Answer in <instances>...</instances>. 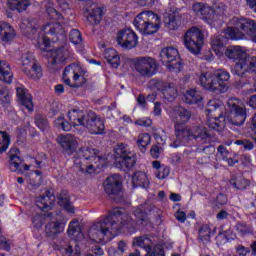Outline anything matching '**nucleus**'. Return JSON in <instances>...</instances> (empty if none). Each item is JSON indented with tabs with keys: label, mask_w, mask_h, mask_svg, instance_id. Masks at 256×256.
Masks as SVG:
<instances>
[{
	"label": "nucleus",
	"mask_w": 256,
	"mask_h": 256,
	"mask_svg": "<svg viewBox=\"0 0 256 256\" xmlns=\"http://www.w3.org/2000/svg\"><path fill=\"white\" fill-rule=\"evenodd\" d=\"M67 233H68L69 237H71L75 234L79 235V233H81V226L79 225V220H72L69 223Z\"/></svg>",
	"instance_id": "nucleus-49"
},
{
	"label": "nucleus",
	"mask_w": 256,
	"mask_h": 256,
	"mask_svg": "<svg viewBox=\"0 0 256 256\" xmlns=\"http://www.w3.org/2000/svg\"><path fill=\"white\" fill-rule=\"evenodd\" d=\"M61 23L62 22L48 23L43 26L42 30L44 33H48L49 35H62L63 37L65 36V29Z\"/></svg>",
	"instance_id": "nucleus-30"
},
{
	"label": "nucleus",
	"mask_w": 256,
	"mask_h": 256,
	"mask_svg": "<svg viewBox=\"0 0 256 256\" xmlns=\"http://www.w3.org/2000/svg\"><path fill=\"white\" fill-rule=\"evenodd\" d=\"M7 155L9 158L10 171H12V173L22 174L23 170L21 169V165L23 164V159H21V152L19 151V148H11Z\"/></svg>",
	"instance_id": "nucleus-21"
},
{
	"label": "nucleus",
	"mask_w": 256,
	"mask_h": 256,
	"mask_svg": "<svg viewBox=\"0 0 256 256\" xmlns=\"http://www.w3.org/2000/svg\"><path fill=\"white\" fill-rule=\"evenodd\" d=\"M114 159L117 169L129 171L135 167L137 163V154L131 151L129 145L120 143L114 149Z\"/></svg>",
	"instance_id": "nucleus-8"
},
{
	"label": "nucleus",
	"mask_w": 256,
	"mask_h": 256,
	"mask_svg": "<svg viewBox=\"0 0 256 256\" xmlns=\"http://www.w3.org/2000/svg\"><path fill=\"white\" fill-rule=\"evenodd\" d=\"M77 71H79V66L76 64H70L64 69L62 79L64 83L68 85V87H71V89H79V87H81V82L71 84V77L73 78V81H79V79H83V77H81Z\"/></svg>",
	"instance_id": "nucleus-19"
},
{
	"label": "nucleus",
	"mask_w": 256,
	"mask_h": 256,
	"mask_svg": "<svg viewBox=\"0 0 256 256\" xmlns=\"http://www.w3.org/2000/svg\"><path fill=\"white\" fill-rule=\"evenodd\" d=\"M0 248L4 249V251H10L11 246L9 245V241L5 236L0 234Z\"/></svg>",
	"instance_id": "nucleus-60"
},
{
	"label": "nucleus",
	"mask_w": 256,
	"mask_h": 256,
	"mask_svg": "<svg viewBox=\"0 0 256 256\" xmlns=\"http://www.w3.org/2000/svg\"><path fill=\"white\" fill-rule=\"evenodd\" d=\"M236 231L240 233V235H247V233H249V228L245 224L238 223L236 225Z\"/></svg>",
	"instance_id": "nucleus-61"
},
{
	"label": "nucleus",
	"mask_w": 256,
	"mask_h": 256,
	"mask_svg": "<svg viewBox=\"0 0 256 256\" xmlns=\"http://www.w3.org/2000/svg\"><path fill=\"white\" fill-rule=\"evenodd\" d=\"M198 239L202 241V243H207L211 239V228L209 225H202L198 232Z\"/></svg>",
	"instance_id": "nucleus-44"
},
{
	"label": "nucleus",
	"mask_w": 256,
	"mask_h": 256,
	"mask_svg": "<svg viewBox=\"0 0 256 256\" xmlns=\"http://www.w3.org/2000/svg\"><path fill=\"white\" fill-rule=\"evenodd\" d=\"M99 150L93 148H80L77 152V156H74L75 165H83L87 161H95Z\"/></svg>",
	"instance_id": "nucleus-22"
},
{
	"label": "nucleus",
	"mask_w": 256,
	"mask_h": 256,
	"mask_svg": "<svg viewBox=\"0 0 256 256\" xmlns=\"http://www.w3.org/2000/svg\"><path fill=\"white\" fill-rule=\"evenodd\" d=\"M58 205H60V207H63V209H65V211H67L68 213H75V207H73V204L71 203V199L69 198L67 192H62L58 196Z\"/></svg>",
	"instance_id": "nucleus-33"
},
{
	"label": "nucleus",
	"mask_w": 256,
	"mask_h": 256,
	"mask_svg": "<svg viewBox=\"0 0 256 256\" xmlns=\"http://www.w3.org/2000/svg\"><path fill=\"white\" fill-rule=\"evenodd\" d=\"M149 243H151V239H149L147 236L137 237L133 241L134 246L142 247V249H145V251H147V247H151Z\"/></svg>",
	"instance_id": "nucleus-47"
},
{
	"label": "nucleus",
	"mask_w": 256,
	"mask_h": 256,
	"mask_svg": "<svg viewBox=\"0 0 256 256\" xmlns=\"http://www.w3.org/2000/svg\"><path fill=\"white\" fill-rule=\"evenodd\" d=\"M225 56L232 61H239L241 59H247V52L241 46H228L225 50Z\"/></svg>",
	"instance_id": "nucleus-26"
},
{
	"label": "nucleus",
	"mask_w": 256,
	"mask_h": 256,
	"mask_svg": "<svg viewBox=\"0 0 256 256\" xmlns=\"http://www.w3.org/2000/svg\"><path fill=\"white\" fill-rule=\"evenodd\" d=\"M152 213H157V207L151 201H146L133 210L136 223L140 225H147L149 223V215H152Z\"/></svg>",
	"instance_id": "nucleus-15"
},
{
	"label": "nucleus",
	"mask_w": 256,
	"mask_h": 256,
	"mask_svg": "<svg viewBox=\"0 0 256 256\" xmlns=\"http://www.w3.org/2000/svg\"><path fill=\"white\" fill-rule=\"evenodd\" d=\"M183 41L186 49H188L190 53L199 55L205 41V36L201 29L192 27L185 32Z\"/></svg>",
	"instance_id": "nucleus-10"
},
{
	"label": "nucleus",
	"mask_w": 256,
	"mask_h": 256,
	"mask_svg": "<svg viewBox=\"0 0 256 256\" xmlns=\"http://www.w3.org/2000/svg\"><path fill=\"white\" fill-rule=\"evenodd\" d=\"M241 78L235 82L236 89H243V87H249L251 82L245 78V76H240Z\"/></svg>",
	"instance_id": "nucleus-57"
},
{
	"label": "nucleus",
	"mask_w": 256,
	"mask_h": 256,
	"mask_svg": "<svg viewBox=\"0 0 256 256\" xmlns=\"http://www.w3.org/2000/svg\"><path fill=\"white\" fill-rule=\"evenodd\" d=\"M44 8L49 19H54V21H61V19H63V15L53 8V4L51 2H45Z\"/></svg>",
	"instance_id": "nucleus-40"
},
{
	"label": "nucleus",
	"mask_w": 256,
	"mask_h": 256,
	"mask_svg": "<svg viewBox=\"0 0 256 256\" xmlns=\"http://www.w3.org/2000/svg\"><path fill=\"white\" fill-rule=\"evenodd\" d=\"M151 144V135L149 133H142L138 136L136 145L141 153L147 151V147Z\"/></svg>",
	"instance_id": "nucleus-37"
},
{
	"label": "nucleus",
	"mask_w": 256,
	"mask_h": 256,
	"mask_svg": "<svg viewBox=\"0 0 256 256\" xmlns=\"http://www.w3.org/2000/svg\"><path fill=\"white\" fill-rule=\"evenodd\" d=\"M69 39L74 45H79L83 41V38L81 37V32L77 29L70 31Z\"/></svg>",
	"instance_id": "nucleus-51"
},
{
	"label": "nucleus",
	"mask_w": 256,
	"mask_h": 256,
	"mask_svg": "<svg viewBox=\"0 0 256 256\" xmlns=\"http://www.w3.org/2000/svg\"><path fill=\"white\" fill-rule=\"evenodd\" d=\"M8 5L12 11H18V13H21L27 10L29 0H8Z\"/></svg>",
	"instance_id": "nucleus-38"
},
{
	"label": "nucleus",
	"mask_w": 256,
	"mask_h": 256,
	"mask_svg": "<svg viewBox=\"0 0 256 256\" xmlns=\"http://www.w3.org/2000/svg\"><path fill=\"white\" fill-rule=\"evenodd\" d=\"M82 11L84 17H86L87 21L92 25H99L101 23V19H103V9H101V7H97L95 4L86 3Z\"/></svg>",
	"instance_id": "nucleus-18"
},
{
	"label": "nucleus",
	"mask_w": 256,
	"mask_h": 256,
	"mask_svg": "<svg viewBox=\"0 0 256 256\" xmlns=\"http://www.w3.org/2000/svg\"><path fill=\"white\" fill-rule=\"evenodd\" d=\"M35 57L31 52H28L22 56V65L23 67H29L30 65H36Z\"/></svg>",
	"instance_id": "nucleus-52"
},
{
	"label": "nucleus",
	"mask_w": 256,
	"mask_h": 256,
	"mask_svg": "<svg viewBox=\"0 0 256 256\" xmlns=\"http://www.w3.org/2000/svg\"><path fill=\"white\" fill-rule=\"evenodd\" d=\"M201 99H203V97H201L199 91H196L195 89L188 90L182 97V101L188 105H195L199 103Z\"/></svg>",
	"instance_id": "nucleus-32"
},
{
	"label": "nucleus",
	"mask_w": 256,
	"mask_h": 256,
	"mask_svg": "<svg viewBox=\"0 0 256 256\" xmlns=\"http://www.w3.org/2000/svg\"><path fill=\"white\" fill-rule=\"evenodd\" d=\"M133 66L136 73H138L140 77H144L147 79L153 77V75H156L157 69H159L157 60L149 56H140L135 58L133 60Z\"/></svg>",
	"instance_id": "nucleus-11"
},
{
	"label": "nucleus",
	"mask_w": 256,
	"mask_h": 256,
	"mask_svg": "<svg viewBox=\"0 0 256 256\" xmlns=\"http://www.w3.org/2000/svg\"><path fill=\"white\" fill-rule=\"evenodd\" d=\"M104 191L109 195L110 199H113L115 203H121V176L114 174L106 178L103 183Z\"/></svg>",
	"instance_id": "nucleus-13"
},
{
	"label": "nucleus",
	"mask_w": 256,
	"mask_h": 256,
	"mask_svg": "<svg viewBox=\"0 0 256 256\" xmlns=\"http://www.w3.org/2000/svg\"><path fill=\"white\" fill-rule=\"evenodd\" d=\"M192 11L199 17H203V19H213V15H215V10L201 2L194 3Z\"/></svg>",
	"instance_id": "nucleus-24"
},
{
	"label": "nucleus",
	"mask_w": 256,
	"mask_h": 256,
	"mask_svg": "<svg viewBox=\"0 0 256 256\" xmlns=\"http://www.w3.org/2000/svg\"><path fill=\"white\" fill-rule=\"evenodd\" d=\"M53 203H55V195H53V190H47L45 195L36 198V207L41 211H49Z\"/></svg>",
	"instance_id": "nucleus-23"
},
{
	"label": "nucleus",
	"mask_w": 256,
	"mask_h": 256,
	"mask_svg": "<svg viewBox=\"0 0 256 256\" xmlns=\"http://www.w3.org/2000/svg\"><path fill=\"white\" fill-rule=\"evenodd\" d=\"M65 59H67V50L65 47L52 50L50 59L48 60V69L52 73L59 71L63 67Z\"/></svg>",
	"instance_id": "nucleus-17"
},
{
	"label": "nucleus",
	"mask_w": 256,
	"mask_h": 256,
	"mask_svg": "<svg viewBox=\"0 0 256 256\" xmlns=\"http://www.w3.org/2000/svg\"><path fill=\"white\" fill-rule=\"evenodd\" d=\"M15 29L7 22H0V37L4 43H9L15 39Z\"/></svg>",
	"instance_id": "nucleus-28"
},
{
	"label": "nucleus",
	"mask_w": 256,
	"mask_h": 256,
	"mask_svg": "<svg viewBox=\"0 0 256 256\" xmlns=\"http://www.w3.org/2000/svg\"><path fill=\"white\" fill-rule=\"evenodd\" d=\"M137 222L120 208H114L103 220L93 223L88 237L94 243H107L117 237L120 231L135 233Z\"/></svg>",
	"instance_id": "nucleus-1"
},
{
	"label": "nucleus",
	"mask_w": 256,
	"mask_h": 256,
	"mask_svg": "<svg viewBox=\"0 0 256 256\" xmlns=\"http://www.w3.org/2000/svg\"><path fill=\"white\" fill-rule=\"evenodd\" d=\"M54 125L56 129H61L62 131H71L72 129L71 123L67 122L64 116H60L54 120Z\"/></svg>",
	"instance_id": "nucleus-46"
},
{
	"label": "nucleus",
	"mask_w": 256,
	"mask_h": 256,
	"mask_svg": "<svg viewBox=\"0 0 256 256\" xmlns=\"http://www.w3.org/2000/svg\"><path fill=\"white\" fill-rule=\"evenodd\" d=\"M227 110L230 113L229 123L241 127L247 119V108L240 99L230 98L227 101Z\"/></svg>",
	"instance_id": "nucleus-9"
},
{
	"label": "nucleus",
	"mask_w": 256,
	"mask_h": 256,
	"mask_svg": "<svg viewBox=\"0 0 256 256\" xmlns=\"http://www.w3.org/2000/svg\"><path fill=\"white\" fill-rule=\"evenodd\" d=\"M132 185L133 187H143L147 189L149 187V178L145 172L138 171L132 176Z\"/></svg>",
	"instance_id": "nucleus-31"
},
{
	"label": "nucleus",
	"mask_w": 256,
	"mask_h": 256,
	"mask_svg": "<svg viewBox=\"0 0 256 256\" xmlns=\"http://www.w3.org/2000/svg\"><path fill=\"white\" fill-rule=\"evenodd\" d=\"M159 57L162 65H166L168 71L179 73L183 69V63L181 62V57H179V51L176 48H163Z\"/></svg>",
	"instance_id": "nucleus-12"
},
{
	"label": "nucleus",
	"mask_w": 256,
	"mask_h": 256,
	"mask_svg": "<svg viewBox=\"0 0 256 256\" xmlns=\"http://www.w3.org/2000/svg\"><path fill=\"white\" fill-rule=\"evenodd\" d=\"M229 79H231V74L223 69L216 70L214 73L204 72L199 77L201 87L216 95L229 91Z\"/></svg>",
	"instance_id": "nucleus-5"
},
{
	"label": "nucleus",
	"mask_w": 256,
	"mask_h": 256,
	"mask_svg": "<svg viewBox=\"0 0 256 256\" xmlns=\"http://www.w3.org/2000/svg\"><path fill=\"white\" fill-rule=\"evenodd\" d=\"M0 99L4 105H8L9 90H7V87H5V86H0Z\"/></svg>",
	"instance_id": "nucleus-55"
},
{
	"label": "nucleus",
	"mask_w": 256,
	"mask_h": 256,
	"mask_svg": "<svg viewBox=\"0 0 256 256\" xmlns=\"http://www.w3.org/2000/svg\"><path fill=\"white\" fill-rule=\"evenodd\" d=\"M61 253L62 256H81V248L76 245L75 250H73V247L66 246L64 248H61Z\"/></svg>",
	"instance_id": "nucleus-48"
},
{
	"label": "nucleus",
	"mask_w": 256,
	"mask_h": 256,
	"mask_svg": "<svg viewBox=\"0 0 256 256\" xmlns=\"http://www.w3.org/2000/svg\"><path fill=\"white\" fill-rule=\"evenodd\" d=\"M170 172H171V170H169V167L162 166L158 170V173H156V177H157V179H165L166 177H169Z\"/></svg>",
	"instance_id": "nucleus-56"
},
{
	"label": "nucleus",
	"mask_w": 256,
	"mask_h": 256,
	"mask_svg": "<svg viewBox=\"0 0 256 256\" xmlns=\"http://www.w3.org/2000/svg\"><path fill=\"white\" fill-rule=\"evenodd\" d=\"M223 104L217 100H210L207 103L206 115H208L207 126L213 131L221 133L225 129V116L223 115Z\"/></svg>",
	"instance_id": "nucleus-7"
},
{
	"label": "nucleus",
	"mask_w": 256,
	"mask_h": 256,
	"mask_svg": "<svg viewBox=\"0 0 256 256\" xmlns=\"http://www.w3.org/2000/svg\"><path fill=\"white\" fill-rule=\"evenodd\" d=\"M164 24L170 31H176L181 25V16L177 12L166 13L164 15Z\"/></svg>",
	"instance_id": "nucleus-25"
},
{
	"label": "nucleus",
	"mask_w": 256,
	"mask_h": 256,
	"mask_svg": "<svg viewBox=\"0 0 256 256\" xmlns=\"http://www.w3.org/2000/svg\"><path fill=\"white\" fill-rule=\"evenodd\" d=\"M51 215H53V213H44V214L35 215L32 219V223L35 229H41L43 225H45V223L47 224Z\"/></svg>",
	"instance_id": "nucleus-39"
},
{
	"label": "nucleus",
	"mask_w": 256,
	"mask_h": 256,
	"mask_svg": "<svg viewBox=\"0 0 256 256\" xmlns=\"http://www.w3.org/2000/svg\"><path fill=\"white\" fill-rule=\"evenodd\" d=\"M58 143L65 149V151H73L75 145H77L75 138L71 135L60 136Z\"/></svg>",
	"instance_id": "nucleus-36"
},
{
	"label": "nucleus",
	"mask_w": 256,
	"mask_h": 256,
	"mask_svg": "<svg viewBox=\"0 0 256 256\" xmlns=\"http://www.w3.org/2000/svg\"><path fill=\"white\" fill-rule=\"evenodd\" d=\"M11 145V138L7 132L0 131V154H3L9 149Z\"/></svg>",
	"instance_id": "nucleus-43"
},
{
	"label": "nucleus",
	"mask_w": 256,
	"mask_h": 256,
	"mask_svg": "<svg viewBox=\"0 0 256 256\" xmlns=\"http://www.w3.org/2000/svg\"><path fill=\"white\" fill-rule=\"evenodd\" d=\"M230 184L232 185V187H234V189L243 191V189H247V185H249V182L247 181V179L239 176L231 178Z\"/></svg>",
	"instance_id": "nucleus-42"
},
{
	"label": "nucleus",
	"mask_w": 256,
	"mask_h": 256,
	"mask_svg": "<svg viewBox=\"0 0 256 256\" xmlns=\"http://www.w3.org/2000/svg\"><path fill=\"white\" fill-rule=\"evenodd\" d=\"M134 26L142 35H153L161 28V20L154 12L144 11L136 16Z\"/></svg>",
	"instance_id": "nucleus-6"
},
{
	"label": "nucleus",
	"mask_w": 256,
	"mask_h": 256,
	"mask_svg": "<svg viewBox=\"0 0 256 256\" xmlns=\"http://www.w3.org/2000/svg\"><path fill=\"white\" fill-rule=\"evenodd\" d=\"M236 253L239 256H247V255H249V253H251V249L247 248L243 245H238V246H236Z\"/></svg>",
	"instance_id": "nucleus-58"
},
{
	"label": "nucleus",
	"mask_w": 256,
	"mask_h": 256,
	"mask_svg": "<svg viewBox=\"0 0 256 256\" xmlns=\"http://www.w3.org/2000/svg\"><path fill=\"white\" fill-rule=\"evenodd\" d=\"M196 153H204V155H213L215 153V146L213 145H207L205 147L199 146L196 149Z\"/></svg>",
	"instance_id": "nucleus-54"
},
{
	"label": "nucleus",
	"mask_w": 256,
	"mask_h": 256,
	"mask_svg": "<svg viewBox=\"0 0 256 256\" xmlns=\"http://www.w3.org/2000/svg\"><path fill=\"white\" fill-rule=\"evenodd\" d=\"M216 203H217V205H220V206L226 205L227 204V196L225 194L220 193L216 197Z\"/></svg>",
	"instance_id": "nucleus-64"
},
{
	"label": "nucleus",
	"mask_w": 256,
	"mask_h": 256,
	"mask_svg": "<svg viewBox=\"0 0 256 256\" xmlns=\"http://www.w3.org/2000/svg\"><path fill=\"white\" fill-rule=\"evenodd\" d=\"M231 25L233 27H228L224 31V35L220 34L214 36L211 41L212 49L216 53H221V49L227 45L229 38L239 41L240 39H245V35L256 43V22L255 20L249 18H232Z\"/></svg>",
	"instance_id": "nucleus-3"
},
{
	"label": "nucleus",
	"mask_w": 256,
	"mask_h": 256,
	"mask_svg": "<svg viewBox=\"0 0 256 256\" xmlns=\"http://www.w3.org/2000/svg\"><path fill=\"white\" fill-rule=\"evenodd\" d=\"M116 41L123 49H134L139 44V37L131 28H125L117 33Z\"/></svg>",
	"instance_id": "nucleus-14"
},
{
	"label": "nucleus",
	"mask_w": 256,
	"mask_h": 256,
	"mask_svg": "<svg viewBox=\"0 0 256 256\" xmlns=\"http://www.w3.org/2000/svg\"><path fill=\"white\" fill-rule=\"evenodd\" d=\"M240 161L244 167H249L251 165V156L249 154H243L240 157Z\"/></svg>",
	"instance_id": "nucleus-63"
},
{
	"label": "nucleus",
	"mask_w": 256,
	"mask_h": 256,
	"mask_svg": "<svg viewBox=\"0 0 256 256\" xmlns=\"http://www.w3.org/2000/svg\"><path fill=\"white\" fill-rule=\"evenodd\" d=\"M116 55H118L117 51L113 48H110L105 51L104 58L106 61L110 62Z\"/></svg>",
	"instance_id": "nucleus-59"
},
{
	"label": "nucleus",
	"mask_w": 256,
	"mask_h": 256,
	"mask_svg": "<svg viewBox=\"0 0 256 256\" xmlns=\"http://www.w3.org/2000/svg\"><path fill=\"white\" fill-rule=\"evenodd\" d=\"M234 145H239L244 151H252L255 147V144L248 139L235 140Z\"/></svg>",
	"instance_id": "nucleus-50"
},
{
	"label": "nucleus",
	"mask_w": 256,
	"mask_h": 256,
	"mask_svg": "<svg viewBox=\"0 0 256 256\" xmlns=\"http://www.w3.org/2000/svg\"><path fill=\"white\" fill-rule=\"evenodd\" d=\"M174 115H177L174 124L176 139L170 144V147L177 149V147L189 143L191 139H194L200 145H205V143L211 141V134H209L206 127L194 126L191 129L183 127V124L191 119V111L183 107H177L174 109Z\"/></svg>",
	"instance_id": "nucleus-2"
},
{
	"label": "nucleus",
	"mask_w": 256,
	"mask_h": 256,
	"mask_svg": "<svg viewBox=\"0 0 256 256\" xmlns=\"http://www.w3.org/2000/svg\"><path fill=\"white\" fill-rule=\"evenodd\" d=\"M146 253L145 256H165V248L161 244H156L146 247Z\"/></svg>",
	"instance_id": "nucleus-41"
},
{
	"label": "nucleus",
	"mask_w": 256,
	"mask_h": 256,
	"mask_svg": "<svg viewBox=\"0 0 256 256\" xmlns=\"http://www.w3.org/2000/svg\"><path fill=\"white\" fill-rule=\"evenodd\" d=\"M153 121H151V119L147 118V119H139L136 120L135 124L139 125L140 127H151Z\"/></svg>",
	"instance_id": "nucleus-62"
},
{
	"label": "nucleus",
	"mask_w": 256,
	"mask_h": 256,
	"mask_svg": "<svg viewBox=\"0 0 256 256\" xmlns=\"http://www.w3.org/2000/svg\"><path fill=\"white\" fill-rule=\"evenodd\" d=\"M22 71L30 79H40V77L43 75V73L41 72V66L37 64H32L29 67H22Z\"/></svg>",
	"instance_id": "nucleus-35"
},
{
	"label": "nucleus",
	"mask_w": 256,
	"mask_h": 256,
	"mask_svg": "<svg viewBox=\"0 0 256 256\" xmlns=\"http://www.w3.org/2000/svg\"><path fill=\"white\" fill-rule=\"evenodd\" d=\"M0 81L11 85L13 83V72L11 66L4 60H0Z\"/></svg>",
	"instance_id": "nucleus-29"
},
{
	"label": "nucleus",
	"mask_w": 256,
	"mask_h": 256,
	"mask_svg": "<svg viewBox=\"0 0 256 256\" xmlns=\"http://www.w3.org/2000/svg\"><path fill=\"white\" fill-rule=\"evenodd\" d=\"M249 67V61L247 58H241L240 60H237L234 66V73L235 75H238V77H245Z\"/></svg>",
	"instance_id": "nucleus-34"
},
{
	"label": "nucleus",
	"mask_w": 256,
	"mask_h": 256,
	"mask_svg": "<svg viewBox=\"0 0 256 256\" xmlns=\"http://www.w3.org/2000/svg\"><path fill=\"white\" fill-rule=\"evenodd\" d=\"M63 231H65V222L55 217V215L52 213L45 225L44 232L46 237L49 239H57V237H59Z\"/></svg>",
	"instance_id": "nucleus-16"
},
{
	"label": "nucleus",
	"mask_w": 256,
	"mask_h": 256,
	"mask_svg": "<svg viewBox=\"0 0 256 256\" xmlns=\"http://www.w3.org/2000/svg\"><path fill=\"white\" fill-rule=\"evenodd\" d=\"M154 87L158 89V91L162 92V95L166 101L173 102L175 99H177V87L175 84L157 80L154 83Z\"/></svg>",
	"instance_id": "nucleus-20"
},
{
	"label": "nucleus",
	"mask_w": 256,
	"mask_h": 256,
	"mask_svg": "<svg viewBox=\"0 0 256 256\" xmlns=\"http://www.w3.org/2000/svg\"><path fill=\"white\" fill-rule=\"evenodd\" d=\"M16 95L18 101L21 103V105H23V107L27 108L28 111H33V100L31 98V94L27 93L25 88H16Z\"/></svg>",
	"instance_id": "nucleus-27"
},
{
	"label": "nucleus",
	"mask_w": 256,
	"mask_h": 256,
	"mask_svg": "<svg viewBox=\"0 0 256 256\" xmlns=\"http://www.w3.org/2000/svg\"><path fill=\"white\" fill-rule=\"evenodd\" d=\"M37 20L31 19L27 20V25H26V31L29 34L36 35L37 34Z\"/></svg>",
	"instance_id": "nucleus-53"
},
{
	"label": "nucleus",
	"mask_w": 256,
	"mask_h": 256,
	"mask_svg": "<svg viewBox=\"0 0 256 256\" xmlns=\"http://www.w3.org/2000/svg\"><path fill=\"white\" fill-rule=\"evenodd\" d=\"M68 119L71 121V127H85L92 135H103L105 131V120L91 110L84 112L79 108H73L68 112Z\"/></svg>",
	"instance_id": "nucleus-4"
},
{
	"label": "nucleus",
	"mask_w": 256,
	"mask_h": 256,
	"mask_svg": "<svg viewBox=\"0 0 256 256\" xmlns=\"http://www.w3.org/2000/svg\"><path fill=\"white\" fill-rule=\"evenodd\" d=\"M35 125L40 129V131H47L49 129V120L42 114H37L35 116Z\"/></svg>",
	"instance_id": "nucleus-45"
}]
</instances>
